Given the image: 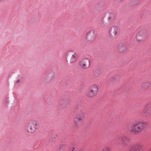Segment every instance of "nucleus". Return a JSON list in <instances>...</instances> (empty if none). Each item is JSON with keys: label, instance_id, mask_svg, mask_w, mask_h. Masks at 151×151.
<instances>
[{"label": "nucleus", "instance_id": "obj_1", "mask_svg": "<svg viewBox=\"0 0 151 151\" xmlns=\"http://www.w3.org/2000/svg\"><path fill=\"white\" fill-rule=\"evenodd\" d=\"M146 125L144 121L137 122L131 126L130 132L135 134H139L145 129Z\"/></svg>", "mask_w": 151, "mask_h": 151}, {"label": "nucleus", "instance_id": "obj_2", "mask_svg": "<svg viewBox=\"0 0 151 151\" xmlns=\"http://www.w3.org/2000/svg\"><path fill=\"white\" fill-rule=\"evenodd\" d=\"M40 127L39 123L35 120H32L28 122L24 127V129L27 132L33 133Z\"/></svg>", "mask_w": 151, "mask_h": 151}, {"label": "nucleus", "instance_id": "obj_3", "mask_svg": "<svg viewBox=\"0 0 151 151\" xmlns=\"http://www.w3.org/2000/svg\"><path fill=\"white\" fill-rule=\"evenodd\" d=\"M116 141L124 146L127 145L130 142V138L125 135L118 136L116 138Z\"/></svg>", "mask_w": 151, "mask_h": 151}, {"label": "nucleus", "instance_id": "obj_4", "mask_svg": "<svg viewBox=\"0 0 151 151\" xmlns=\"http://www.w3.org/2000/svg\"><path fill=\"white\" fill-rule=\"evenodd\" d=\"M85 117L84 114L82 111H79L77 112L76 116L77 120L75 121V124L77 127H79L81 126Z\"/></svg>", "mask_w": 151, "mask_h": 151}, {"label": "nucleus", "instance_id": "obj_5", "mask_svg": "<svg viewBox=\"0 0 151 151\" xmlns=\"http://www.w3.org/2000/svg\"><path fill=\"white\" fill-rule=\"evenodd\" d=\"M115 19L114 14L112 12L109 13L107 18L108 22L105 23L104 19H102L101 22V25L103 27H108L113 22Z\"/></svg>", "mask_w": 151, "mask_h": 151}, {"label": "nucleus", "instance_id": "obj_6", "mask_svg": "<svg viewBox=\"0 0 151 151\" xmlns=\"http://www.w3.org/2000/svg\"><path fill=\"white\" fill-rule=\"evenodd\" d=\"M66 59L70 63H73L75 61L77 58V54L72 51L68 52L66 54Z\"/></svg>", "mask_w": 151, "mask_h": 151}, {"label": "nucleus", "instance_id": "obj_7", "mask_svg": "<svg viewBox=\"0 0 151 151\" xmlns=\"http://www.w3.org/2000/svg\"><path fill=\"white\" fill-rule=\"evenodd\" d=\"M141 115L144 116H149L151 115V103L146 105L144 109L142 112Z\"/></svg>", "mask_w": 151, "mask_h": 151}, {"label": "nucleus", "instance_id": "obj_8", "mask_svg": "<svg viewBox=\"0 0 151 151\" xmlns=\"http://www.w3.org/2000/svg\"><path fill=\"white\" fill-rule=\"evenodd\" d=\"M98 90L97 86L94 85L91 87L89 91L87 93V95L90 97H93L96 94Z\"/></svg>", "mask_w": 151, "mask_h": 151}, {"label": "nucleus", "instance_id": "obj_9", "mask_svg": "<svg viewBox=\"0 0 151 151\" xmlns=\"http://www.w3.org/2000/svg\"><path fill=\"white\" fill-rule=\"evenodd\" d=\"M90 60L88 58H83L80 62L81 66L84 69L88 68L90 65Z\"/></svg>", "mask_w": 151, "mask_h": 151}, {"label": "nucleus", "instance_id": "obj_10", "mask_svg": "<svg viewBox=\"0 0 151 151\" xmlns=\"http://www.w3.org/2000/svg\"><path fill=\"white\" fill-rule=\"evenodd\" d=\"M147 34L143 31H140L138 32L136 35V38L138 41H143L146 38Z\"/></svg>", "mask_w": 151, "mask_h": 151}, {"label": "nucleus", "instance_id": "obj_11", "mask_svg": "<svg viewBox=\"0 0 151 151\" xmlns=\"http://www.w3.org/2000/svg\"><path fill=\"white\" fill-rule=\"evenodd\" d=\"M143 150L142 145L141 144L138 143L132 145L129 151H143Z\"/></svg>", "mask_w": 151, "mask_h": 151}, {"label": "nucleus", "instance_id": "obj_12", "mask_svg": "<svg viewBox=\"0 0 151 151\" xmlns=\"http://www.w3.org/2000/svg\"><path fill=\"white\" fill-rule=\"evenodd\" d=\"M116 48L117 51L121 53L125 52L127 50V48L126 45L123 43L119 44L117 46Z\"/></svg>", "mask_w": 151, "mask_h": 151}, {"label": "nucleus", "instance_id": "obj_13", "mask_svg": "<svg viewBox=\"0 0 151 151\" xmlns=\"http://www.w3.org/2000/svg\"><path fill=\"white\" fill-rule=\"evenodd\" d=\"M96 36V34L95 32L91 31L87 34L86 39L88 41L92 42L94 40Z\"/></svg>", "mask_w": 151, "mask_h": 151}, {"label": "nucleus", "instance_id": "obj_14", "mask_svg": "<svg viewBox=\"0 0 151 151\" xmlns=\"http://www.w3.org/2000/svg\"><path fill=\"white\" fill-rule=\"evenodd\" d=\"M109 32L110 35L113 36H115L119 32L118 29H110Z\"/></svg>", "mask_w": 151, "mask_h": 151}, {"label": "nucleus", "instance_id": "obj_15", "mask_svg": "<svg viewBox=\"0 0 151 151\" xmlns=\"http://www.w3.org/2000/svg\"><path fill=\"white\" fill-rule=\"evenodd\" d=\"M66 101V100L65 99H63L59 102L58 104L61 109H64L66 107V105L65 104Z\"/></svg>", "mask_w": 151, "mask_h": 151}, {"label": "nucleus", "instance_id": "obj_16", "mask_svg": "<svg viewBox=\"0 0 151 151\" xmlns=\"http://www.w3.org/2000/svg\"><path fill=\"white\" fill-rule=\"evenodd\" d=\"M150 85L151 84L150 82H146L142 84V87L143 89H147L150 87Z\"/></svg>", "mask_w": 151, "mask_h": 151}, {"label": "nucleus", "instance_id": "obj_17", "mask_svg": "<svg viewBox=\"0 0 151 151\" xmlns=\"http://www.w3.org/2000/svg\"><path fill=\"white\" fill-rule=\"evenodd\" d=\"M120 77L118 75L114 76L111 78V80L113 81H119Z\"/></svg>", "mask_w": 151, "mask_h": 151}, {"label": "nucleus", "instance_id": "obj_18", "mask_svg": "<svg viewBox=\"0 0 151 151\" xmlns=\"http://www.w3.org/2000/svg\"><path fill=\"white\" fill-rule=\"evenodd\" d=\"M140 1V0H134L133 2V4L134 5L138 4Z\"/></svg>", "mask_w": 151, "mask_h": 151}, {"label": "nucleus", "instance_id": "obj_19", "mask_svg": "<svg viewBox=\"0 0 151 151\" xmlns=\"http://www.w3.org/2000/svg\"><path fill=\"white\" fill-rule=\"evenodd\" d=\"M100 6L99 5L98 6V8L97 9V10L99 12H100L102 11L103 10V8H101V9H100Z\"/></svg>", "mask_w": 151, "mask_h": 151}, {"label": "nucleus", "instance_id": "obj_20", "mask_svg": "<svg viewBox=\"0 0 151 151\" xmlns=\"http://www.w3.org/2000/svg\"><path fill=\"white\" fill-rule=\"evenodd\" d=\"M110 150L108 147L104 148L102 150V151H109Z\"/></svg>", "mask_w": 151, "mask_h": 151}, {"label": "nucleus", "instance_id": "obj_21", "mask_svg": "<svg viewBox=\"0 0 151 151\" xmlns=\"http://www.w3.org/2000/svg\"><path fill=\"white\" fill-rule=\"evenodd\" d=\"M20 79H17L16 81V82L15 83V84H17L18 83H19L20 82Z\"/></svg>", "mask_w": 151, "mask_h": 151}, {"label": "nucleus", "instance_id": "obj_22", "mask_svg": "<svg viewBox=\"0 0 151 151\" xmlns=\"http://www.w3.org/2000/svg\"><path fill=\"white\" fill-rule=\"evenodd\" d=\"M45 80L47 82H49V81H50L51 80H49L48 79V78H47V79H45Z\"/></svg>", "mask_w": 151, "mask_h": 151}, {"label": "nucleus", "instance_id": "obj_23", "mask_svg": "<svg viewBox=\"0 0 151 151\" xmlns=\"http://www.w3.org/2000/svg\"><path fill=\"white\" fill-rule=\"evenodd\" d=\"M113 28H117V27H118L117 26L115 25V26H113Z\"/></svg>", "mask_w": 151, "mask_h": 151}, {"label": "nucleus", "instance_id": "obj_24", "mask_svg": "<svg viewBox=\"0 0 151 151\" xmlns=\"http://www.w3.org/2000/svg\"><path fill=\"white\" fill-rule=\"evenodd\" d=\"M63 146V145H62V146H60V150H59V151H61V150H60V148H61Z\"/></svg>", "mask_w": 151, "mask_h": 151}, {"label": "nucleus", "instance_id": "obj_25", "mask_svg": "<svg viewBox=\"0 0 151 151\" xmlns=\"http://www.w3.org/2000/svg\"><path fill=\"white\" fill-rule=\"evenodd\" d=\"M78 151H82V150H78Z\"/></svg>", "mask_w": 151, "mask_h": 151}]
</instances>
